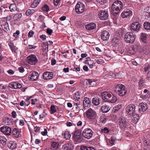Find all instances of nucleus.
<instances>
[{"mask_svg":"<svg viewBox=\"0 0 150 150\" xmlns=\"http://www.w3.org/2000/svg\"><path fill=\"white\" fill-rule=\"evenodd\" d=\"M115 91L120 96H124L127 92L125 86L121 84H118L116 85L115 87Z\"/></svg>","mask_w":150,"mask_h":150,"instance_id":"obj_1","label":"nucleus"},{"mask_svg":"<svg viewBox=\"0 0 150 150\" xmlns=\"http://www.w3.org/2000/svg\"><path fill=\"white\" fill-rule=\"evenodd\" d=\"M136 35L131 32H128L125 35L124 39L126 42L133 43L134 42Z\"/></svg>","mask_w":150,"mask_h":150,"instance_id":"obj_2","label":"nucleus"},{"mask_svg":"<svg viewBox=\"0 0 150 150\" xmlns=\"http://www.w3.org/2000/svg\"><path fill=\"white\" fill-rule=\"evenodd\" d=\"M86 116L89 120H94L97 117V113L91 108L88 109L86 112Z\"/></svg>","mask_w":150,"mask_h":150,"instance_id":"obj_3","label":"nucleus"},{"mask_svg":"<svg viewBox=\"0 0 150 150\" xmlns=\"http://www.w3.org/2000/svg\"><path fill=\"white\" fill-rule=\"evenodd\" d=\"M85 8V6L83 3L80 2H78L75 6L76 11L78 13H81L84 11Z\"/></svg>","mask_w":150,"mask_h":150,"instance_id":"obj_4","label":"nucleus"},{"mask_svg":"<svg viewBox=\"0 0 150 150\" xmlns=\"http://www.w3.org/2000/svg\"><path fill=\"white\" fill-rule=\"evenodd\" d=\"M73 137L75 141L78 142H81L83 140V137L81 134V130L79 129L76 131Z\"/></svg>","mask_w":150,"mask_h":150,"instance_id":"obj_5","label":"nucleus"},{"mask_svg":"<svg viewBox=\"0 0 150 150\" xmlns=\"http://www.w3.org/2000/svg\"><path fill=\"white\" fill-rule=\"evenodd\" d=\"M127 114L132 115L134 114L135 111V106L133 104H130L128 105L126 109Z\"/></svg>","mask_w":150,"mask_h":150,"instance_id":"obj_6","label":"nucleus"},{"mask_svg":"<svg viewBox=\"0 0 150 150\" xmlns=\"http://www.w3.org/2000/svg\"><path fill=\"white\" fill-rule=\"evenodd\" d=\"M82 135L85 138L90 139L93 135V132L91 129L88 128H86L83 131Z\"/></svg>","mask_w":150,"mask_h":150,"instance_id":"obj_7","label":"nucleus"},{"mask_svg":"<svg viewBox=\"0 0 150 150\" xmlns=\"http://www.w3.org/2000/svg\"><path fill=\"white\" fill-rule=\"evenodd\" d=\"M127 123L126 118L124 117L121 118L119 124L120 128L122 130H125L127 127Z\"/></svg>","mask_w":150,"mask_h":150,"instance_id":"obj_8","label":"nucleus"},{"mask_svg":"<svg viewBox=\"0 0 150 150\" xmlns=\"http://www.w3.org/2000/svg\"><path fill=\"white\" fill-rule=\"evenodd\" d=\"M140 27V25L139 22L135 21L131 24L130 29L132 31H137L139 29Z\"/></svg>","mask_w":150,"mask_h":150,"instance_id":"obj_9","label":"nucleus"},{"mask_svg":"<svg viewBox=\"0 0 150 150\" xmlns=\"http://www.w3.org/2000/svg\"><path fill=\"white\" fill-rule=\"evenodd\" d=\"M30 77L29 76V80L31 81H35L37 80L39 76V74L36 71H32L30 72Z\"/></svg>","mask_w":150,"mask_h":150,"instance_id":"obj_10","label":"nucleus"},{"mask_svg":"<svg viewBox=\"0 0 150 150\" xmlns=\"http://www.w3.org/2000/svg\"><path fill=\"white\" fill-rule=\"evenodd\" d=\"M99 18L101 20H105L108 18V14L107 11L105 10H102L98 13Z\"/></svg>","mask_w":150,"mask_h":150,"instance_id":"obj_11","label":"nucleus"},{"mask_svg":"<svg viewBox=\"0 0 150 150\" xmlns=\"http://www.w3.org/2000/svg\"><path fill=\"white\" fill-rule=\"evenodd\" d=\"M74 148V146L71 142L64 144L62 145L61 150H72Z\"/></svg>","mask_w":150,"mask_h":150,"instance_id":"obj_12","label":"nucleus"},{"mask_svg":"<svg viewBox=\"0 0 150 150\" xmlns=\"http://www.w3.org/2000/svg\"><path fill=\"white\" fill-rule=\"evenodd\" d=\"M38 61L35 55L31 54L29 56V64L31 65H35Z\"/></svg>","mask_w":150,"mask_h":150,"instance_id":"obj_13","label":"nucleus"},{"mask_svg":"<svg viewBox=\"0 0 150 150\" xmlns=\"http://www.w3.org/2000/svg\"><path fill=\"white\" fill-rule=\"evenodd\" d=\"M112 93L111 92L105 91L101 93V96L103 99L106 102H107L111 96Z\"/></svg>","mask_w":150,"mask_h":150,"instance_id":"obj_14","label":"nucleus"},{"mask_svg":"<svg viewBox=\"0 0 150 150\" xmlns=\"http://www.w3.org/2000/svg\"><path fill=\"white\" fill-rule=\"evenodd\" d=\"M132 11L129 9L124 11L121 13V16L123 18H129L132 16Z\"/></svg>","mask_w":150,"mask_h":150,"instance_id":"obj_15","label":"nucleus"},{"mask_svg":"<svg viewBox=\"0 0 150 150\" xmlns=\"http://www.w3.org/2000/svg\"><path fill=\"white\" fill-rule=\"evenodd\" d=\"M43 77L45 80H50L53 77V74L52 72L46 71L43 73Z\"/></svg>","mask_w":150,"mask_h":150,"instance_id":"obj_16","label":"nucleus"},{"mask_svg":"<svg viewBox=\"0 0 150 150\" xmlns=\"http://www.w3.org/2000/svg\"><path fill=\"white\" fill-rule=\"evenodd\" d=\"M0 129L2 132L7 135H10L11 133V129L8 126L1 127Z\"/></svg>","mask_w":150,"mask_h":150,"instance_id":"obj_17","label":"nucleus"},{"mask_svg":"<svg viewBox=\"0 0 150 150\" xmlns=\"http://www.w3.org/2000/svg\"><path fill=\"white\" fill-rule=\"evenodd\" d=\"M9 87L15 89L20 88L22 86L20 83L16 81L11 82L9 84Z\"/></svg>","mask_w":150,"mask_h":150,"instance_id":"obj_18","label":"nucleus"},{"mask_svg":"<svg viewBox=\"0 0 150 150\" xmlns=\"http://www.w3.org/2000/svg\"><path fill=\"white\" fill-rule=\"evenodd\" d=\"M91 101L89 100V98L87 97L84 98L83 102V106L84 109H87L90 106Z\"/></svg>","mask_w":150,"mask_h":150,"instance_id":"obj_19","label":"nucleus"},{"mask_svg":"<svg viewBox=\"0 0 150 150\" xmlns=\"http://www.w3.org/2000/svg\"><path fill=\"white\" fill-rule=\"evenodd\" d=\"M1 26L2 29L5 32L7 33L9 32L8 24L7 21H3L1 24Z\"/></svg>","mask_w":150,"mask_h":150,"instance_id":"obj_20","label":"nucleus"},{"mask_svg":"<svg viewBox=\"0 0 150 150\" xmlns=\"http://www.w3.org/2000/svg\"><path fill=\"white\" fill-rule=\"evenodd\" d=\"M146 103H140L139 105V112H144L147 109V106Z\"/></svg>","mask_w":150,"mask_h":150,"instance_id":"obj_21","label":"nucleus"},{"mask_svg":"<svg viewBox=\"0 0 150 150\" xmlns=\"http://www.w3.org/2000/svg\"><path fill=\"white\" fill-rule=\"evenodd\" d=\"M102 39L104 41L107 40H108L110 34L107 31H104L101 33V35Z\"/></svg>","mask_w":150,"mask_h":150,"instance_id":"obj_22","label":"nucleus"},{"mask_svg":"<svg viewBox=\"0 0 150 150\" xmlns=\"http://www.w3.org/2000/svg\"><path fill=\"white\" fill-rule=\"evenodd\" d=\"M120 10L113 4L112 5L111 9L112 13L114 16H116L120 11Z\"/></svg>","mask_w":150,"mask_h":150,"instance_id":"obj_23","label":"nucleus"},{"mask_svg":"<svg viewBox=\"0 0 150 150\" xmlns=\"http://www.w3.org/2000/svg\"><path fill=\"white\" fill-rule=\"evenodd\" d=\"M143 15L146 18H148L150 17V7H146L144 9Z\"/></svg>","mask_w":150,"mask_h":150,"instance_id":"obj_24","label":"nucleus"},{"mask_svg":"<svg viewBox=\"0 0 150 150\" xmlns=\"http://www.w3.org/2000/svg\"><path fill=\"white\" fill-rule=\"evenodd\" d=\"M96 27V24L94 23H91L85 25L86 29L88 30H91L95 28Z\"/></svg>","mask_w":150,"mask_h":150,"instance_id":"obj_25","label":"nucleus"},{"mask_svg":"<svg viewBox=\"0 0 150 150\" xmlns=\"http://www.w3.org/2000/svg\"><path fill=\"white\" fill-rule=\"evenodd\" d=\"M112 4L117 7L118 9H119L120 10L123 7L122 3L120 1L117 0L115 1Z\"/></svg>","mask_w":150,"mask_h":150,"instance_id":"obj_26","label":"nucleus"},{"mask_svg":"<svg viewBox=\"0 0 150 150\" xmlns=\"http://www.w3.org/2000/svg\"><path fill=\"white\" fill-rule=\"evenodd\" d=\"M110 110L109 107L106 104L103 105L101 107V110L103 112H107Z\"/></svg>","mask_w":150,"mask_h":150,"instance_id":"obj_27","label":"nucleus"},{"mask_svg":"<svg viewBox=\"0 0 150 150\" xmlns=\"http://www.w3.org/2000/svg\"><path fill=\"white\" fill-rule=\"evenodd\" d=\"M108 100L107 102L111 103H115L117 100V97L114 96L112 93L111 96H110V98Z\"/></svg>","mask_w":150,"mask_h":150,"instance_id":"obj_28","label":"nucleus"},{"mask_svg":"<svg viewBox=\"0 0 150 150\" xmlns=\"http://www.w3.org/2000/svg\"><path fill=\"white\" fill-rule=\"evenodd\" d=\"M12 120H13L8 117H6L4 119V122L7 125H11L13 123V122Z\"/></svg>","mask_w":150,"mask_h":150,"instance_id":"obj_29","label":"nucleus"},{"mask_svg":"<svg viewBox=\"0 0 150 150\" xmlns=\"http://www.w3.org/2000/svg\"><path fill=\"white\" fill-rule=\"evenodd\" d=\"M119 44V40L117 38H113L112 41V44L114 47H117Z\"/></svg>","mask_w":150,"mask_h":150,"instance_id":"obj_30","label":"nucleus"},{"mask_svg":"<svg viewBox=\"0 0 150 150\" xmlns=\"http://www.w3.org/2000/svg\"><path fill=\"white\" fill-rule=\"evenodd\" d=\"M12 133L13 135L15 136L17 138H18L20 136V132L16 128L13 129L12 131Z\"/></svg>","mask_w":150,"mask_h":150,"instance_id":"obj_31","label":"nucleus"},{"mask_svg":"<svg viewBox=\"0 0 150 150\" xmlns=\"http://www.w3.org/2000/svg\"><path fill=\"white\" fill-rule=\"evenodd\" d=\"M51 148L54 150H56L59 148V143L58 142H52L51 143Z\"/></svg>","mask_w":150,"mask_h":150,"instance_id":"obj_32","label":"nucleus"},{"mask_svg":"<svg viewBox=\"0 0 150 150\" xmlns=\"http://www.w3.org/2000/svg\"><path fill=\"white\" fill-rule=\"evenodd\" d=\"M100 99L97 97H95L92 99V103L95 105H98L100 104Z\"/></svg>","mask_w":150,"mask_h":150,"instance_id":"obj_33","label":"nucleus"},{"mask_svg":"<svg viewBox=\"0 0 150 150\" xmlns=\"http://www.w3.org/2000/svg\"><path fill=\"white\" fill-rule=\"evenodd\" d=\"M146 35L144 33H141L140 35V39L143 42L145 43L146 42Z\"/></svg>","mask_w":150,"mask_h":150,"instance_id":"obj_34","label":"nucleus"},{"mask_svg":"<svg viewBox=\"0 0 150 150\" xmlns=\"http://www.w3.org/2000/svg\"><path fill=\"white\" fill-rule=\"evenodd\" d=\"M8 45L12 52H15L17 49V48L14 46L13 42H10L8 43Z\"/></svg>","mask_w":150,"mask_h":150,"instance_id":"obj_35","label":"nucleus"},{"mask_svg":"<svg viewBox=\"0 0 150 150\" xmlns=\"http://www.w3.org/2000/svg\"><path fill=\"white\" fill-rule=\"evenodd\" d=\"M22 16V15L21 13H17L14 15L13 19L14 21H17L21 18Z\"/></svg>","mask_w":150,"mask_h":150,"instance_id":"obj_36","label":"nucleus"},{"mask_svg":"<svg viewBox=\"0 0 150 150\" xmlns=\"http://www.w3.org/2000/svg\"><path fill=\"white\" fill-rule=\"evenodd\" d=\"M9 8L11 12H13L17 10V6L15 4H12L9 6Z\"/></svg>","mask_w":150,"mask_h":150,"instance_id":"obj_37","label":"nucleus"},{"mask_svg":"<svg viewBox=\"0 0 150 150\" xmlns=\"http://www.w3.org/2000/svg\"><path fill=\"white\" fill-rule=\"evenodd\" d=\"M7 140L4 136H0V144H2L3 145H5L6 144Z\"/></svg>","mask_w":150,"mask_h":150,"instance_id":"obj_38","label":"nucleus"},{"mask_svg":"<svg viewBox=\"0 0 150 150\" xmlns=\"http://www.w3.org/2000/svg\"><path fill=\"white\" fill-rule=\"evenodd\" d=\"M41 0H35L31 5V6L33 8H35L37 6Z\"/></svg>","mask_w":150,"mask_h":150,"instance_id":"obj_39","label":"nucleus"},{"mask_svg":"<svg viewBox=\"0 0 150 150\" xmlns=\"http://www.w3.org/2000/svg\"><path fill=\"white\" fill-rule=\"evenodd\" d=\"M144 28L146 30H150V23L146 22L144 23Z\"/></svg>","mask_w":150,"mask_h":150,"instance_id":"obj_40","label":"nucleus"},{"mask_svg":"<svg viewBox=\"0 0 150 150\" xmlns=\"http://www.w3.org/2000/svg\"><path fill=\"white\" fill-rule=\"evenodd\" d=\"M8 146L11 149H13L16 147V145L15 143L13 142H11L8 144Z\"/></svg>","mask_w":150,"mask_h":150,"instance_id":"obj_41","label":"nucleus"},{"mask_svg":"<svg viewBox=\"0 0 150 150\" xmlns=\"http://www.w3.org/2000/svg\"><path fill=\"white\" fill-rule=\"evenodd\" d=\"M139 120V116L138 114L134 115H133L132 120L135 123L137 122Z\"/></svg>","mask_w":150,"mask_h":150,"instance_id":"obj_42","label":"nucleus"},{"mask_svg":"<svg viewBox=\"0 0 150 150\" xmlns=\"http://www.w3.org/2000/svg\"><path fill=\"white\" fill-rule=\"evenodd\" d=\"M107 75L108 78H112L118 76L119 75V74H115L112 73H110L107 74Z\"/></svg>","mask_w":150,"mask_h":150,"instance_id":"obj_43","label":"nucleus"},{"mask_svg":"<svg viewBox=\"0 0 150 150\" xmlns=\"http://www.w3.org/2000/svg\"><path fill=\"white\" fill-rule=\"evenodd\" d=\"M64 137L66 139H68L71 137V134L68 131H65L64 133Z\"/></svg>","mask_w":150,"mask_h":150,"instance_id":"obj_44","label":"nucleus"},{"mask_svg":"<svg viewBox=\"0 0 150 150\" xmlns=\"http://www.w3.org/2000/svg\"><path fill=\"white\" fill-rule=\"evenodd\" d=\"M48 42L49 43V44L48 43V42H46L45 43H44V45H45L44 47L46 48L47 49V50L48 48V45H51L53 43V42L51 41H48Z\"/></svg>","mask_w":150,"mask_h":150,"instance_id":"obj_45","label":"nucleus"},{"mask_svg":"<svg viewBox=\"0 0 150 150\" xmlns=\"http://www.w3.org/2000/svg\"><path fill=\"white\" fill-rule=\"evenodd\" d=\"M49 9V8L47 4H45L42 8V10L43 11L47 12Z\"/></svg>","mask_w":150,"mask_h":150,"instance_id":"obj_46","label":"nucleus"},{"mask_svg":"<svg viewBox=\"0 0 150 150\" xmlns=\"http://www.w3.org/2000/svg\"><path fill=\"white\" fill-rule=\"evenodd\" d=\"M50 110L52 114H53L56 112L57 110L55 107V106L53 105H52L50 107Z\"/></svg>","mask_w":150,"mask_h":150,"instance_id":"obj_47","label":"nucleus"},{"mask_svg":"<svg viewBox=\"0 0 150 150\" xmlns=\"http://www.w3.org/2000/svg\"><path fill=\"white\" fill-rule=\"evenodd\" d=\"M121 107V105H116L114 107V112H116L119 110Z\"/></svg>","mask_w":150,"mask_h":150,"instance_id":"obj_48","label":"nucleus"},{"mask_svg":"<svg viewBox=\"0 0 150 150\" xmlns=\"http://www.w3.org/2000/svg\"><path fill=\"white\" fill-rule=\"evenodd\" d=\"M116 138L113 136H112L110 140V143L112 144H114V142L115 141Z\"/></svg>","mask_w":150,"mask_h":150,"instance_id":"obj_49","label":"nucleus"},{"mask_svg":"<svg viewBox=\"0 0 150 150\" xmlns=\"http://www.w3.org/2000/svg\"><path fill=\"white\" fill-rule=\"evenodd\" d=\"M20 34V31L19 30H17L16 31V32L13 34V36L16 38L18 37L19 34Z\"/></svg>","mask_w":150,"mask_h":150,"instance_id":"obj_50","label":"nucleus"},{"mask_svg":"<svg viewBox=\"0 0 150 150\" xmlns=\"http://www.w3.org/2000/svg\"><path fill=\"white\" fill-rule=\"evenodd\" d=\"M100 122L102 123H105L107 121L106 118L103 117V118L102 117H101L100 119Z\"/></svg>","mask_w":150,"mask_h":150,"instance_id":"obj_51","label":"nucleus"},{"mask_svg":"<svg viewBox=\"0 0 150 150\" xmlns=\"http://www.w3.org/2000/svg\"><path fill=\"white\" fill-rule=\"evenodd\" d=\"M87 80L88 82V83L89 85H91L92 84H93V83L95 82L94 80L93 79H87Z\"/></svg>","mask_w":150,"mask_h":150,"instance_id":"obj_52","label":"nucleus"},{"mask_svg":"<svg viewBox=\"0 0 150 150\" xmlns=\"http://www.w3.org/2000/svg\"><path fill=\"white\" fill-rule=\"evenodd\" d=\"M101 131L103 132L106 133L109 132V130L107 127H104L103 129H102Z\"/></svg>","mask_w":150,"mask_h":150,"instance_id":"obj_53","label":"nucleus"},{"mask_svg":"<svg viewBox=\"0 0 150 150\" xmlns=\"http://www.w3.org/2000/svg\"><path fill=\"white\" fill-rule=\"evenodd\" d=\"M53 32L52 30L50 28H48L47 29L46 32L49 35H51Z\"/></svg>","mask_w":150,"mask_h":150,"instance_id":"obj_54","label":"nucleus"},{"mask_svg":"<svg viewBox=\"0 0 150 150\" xmlns=\"http://www.w3.org/2000/svg\"><path fill=\"white\" fill-rule=\"evenodd\" d=\"M78 107V106H76L75 107H73V109H74V111L75 112V113H78L79 112V109Z\"/></svg>","mask_w":150,"mask_h":150,"instance_id":"obj_55","label":"nucleus"},{"mask_svg":"<svg viewBox=\"0 0 150 150\" xmlns=\"http://www.w3.org/2000/svg\"><path fill=\"white\" fill-rule=\"evenodd\" d=\"M47 131L46 129H44V131L43 132H41V133L42 135L43 136H45L47 134Z\"/></svg>","mask_w":150,"mask_h":150,"instance_id":"obj_56","label":"nucleus"},{"mask_svg":"<svg viewBox=\"0 0 150 150\" xmlns=\"http://www.w3.org/2000/svg\"><path fill=\"white\" fill-rule=\"evenodd\" d=\"M60 0H54V4L55 6L58 5L59 3Z\"/></svg>","mask_w":150,"mask_h":150,"instance_id":"obj_57","label":"nucleus"},{"mask_svg":"<svg viewBox=\"0 0 150 150\" xmlns=\"http://www.w3.org/2000/svg\"><path fill=\"white\" fill-rule=\"evenodd\" d=\"M36 47L35 46L29 45V49H35Z\"/></svg>","mask_w":150,"mask_h":150,"instance_id":"obj_58","label":"nucleus"},{"mask_svg":"<svg viewBox=\"0 0 150 150\" xmlns=\"http://www.w3.org/2000/svg\"><path fill=\"white\" fill-rule=\"evenodd\" d=\"M7 72L9 74L11 75H13L14 73V71L12 69H9L8 70Z\"/></svg>","mask_w":150,"mask_h":150,"instance_id":"obj_59","label":"nucleus"},{"mask_svg":"<svg viewBox=\"0 0 150 150\" xmlns=\"http://www.w3.org/2000/svg\"><path fill=\"white\" fill-rule=\"evenodd\" d=\"M66 125L68 127H71L73 125V123L67 121L66 123Z\"/></svg>","mask_w":150,"mask_h":150,"instance_id":"obj_60","label":"nucleus"},{"mask_svg":"<svg viewBox=\"0 0 150 150\" xmlns=\"http://www.w3.org/2000/svg\"><path fill=\"white\" fill-rule=\"evenodd\" d=\"M88 147L85 146H82L81 147V150H87Z\"/></svg>","mask_w":150,"mask_h":150,"instance_id":"obj_61","label":"nucleus"},{"mask_svg":"<svg viewBox=\"0 0 150 150\" xmlns=\"http://www.w3.org/2000/svg\"><path fill=\"white\" fill-rule=\"evenodd\" d=\"M5 18L6 19V21H10L12 17L10 15L8 16L7 17H6Z\"/></svg>","mask_w":150,"mask_h":150,"instance_id":"obj_62","label":"nucleus"},{"mask_svg":"<svg viewBox=\"0 0 150 150\" xmlns=\"http://www.w3.org/2000/svg\"><path fill=\"white\" fill-rule=\"evenodd\" d=\"M34 131L36 132H40V128L37 127H36L34 128Z\"/></svg>","mask_w":150,"mask_h":150,"instance_id":"obj_63","label":"nucleus"},{"mask_svg":"<svg viewBox=\"0 0 150 150\" xmlns=\"http://www.w3.org/2000/svg\"><path fill=\"white\" fill-rule=\"evenodd\" d=\"M40 38L43 40H45L46 39V36L45 35L43 34L40 35Z\"/></svg>","mask_w":150,"mask_h":150,"instance_id":"obj_64","label":"nucleus"}]
</instances>
